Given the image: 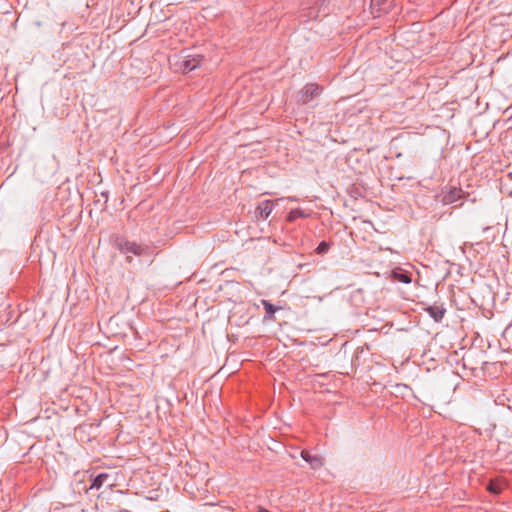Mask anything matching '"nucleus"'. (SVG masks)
I'll use <instances>...</instances> for the list:
<instances>
[{"label": "nucleus", "instance_id": "1", "mask_svg": "<svg viewBox=\"0 0 512 512\" xmlns=\"http://www.w3.org/2000/svg\"><path fill=\"white\" fill-rule=\"evenodd\" d=\"M108 242L113 245L117 251L121 254H134L135 256H140L142 254H148L146 247H143L135 242H130L123 237L111 234L109 236Z\"/></svg>", "mask_w": 512, "mask_h": 512}, {"label": "nucleus", "instance_id": "2", "mask_svg": "<svg viewBox=\"0 0 512 512\" xmlns=\"http://www.w3.org/2000/svg\"><path fill=\"white\" fill-rule=\"evenodd\" d=\"M203 60L201 55H188L183 58L180 67L184 73H187L199 67Z\"/></svg>", "mask_w": 512, "mask_h": 512}, {"label": "nucleus", "instance_id": "3", "mask_svg": "<svg viewBox=\"0 0 512 512\" xmlns=\"http://www.w3.org/2000/svg\"><path fill=\"white\" fill-rule=\"evenodd\" d=\"M277 201L278 200H265L261 202L255 209L256 218H261L263 220L267 219L273 211L274 205L277 203Z\"/></svg>", "mask_w": 512, "mask_h": 512}, {"label": "nucleus", "instance_id": "4", "mask_svg": "<svg viewBox=\"0 0 512 512\" xmlns=\"http://www.w3.org/2000/svg\"><path fill=\"white\" fill-rule=\"evenodd\" d=\"M321 91V87L315 83L307 84L302 92L301 97L299 101L302 103H307L308 101L312 100L315 96L319 95Z\"/></svg>", "mask_w": 512, "mask_h": 512}, {"label": "nucleus", "instance_id": "5", "mask_svg": "<svg viewBox=\"0 0 512 512\" xmlns=\"http://www.w3.org/2000/svg\"><path fill=\"white\" fill-rule=\"evenodd\" d=\"M463 191L461 188L452 187L442 195V203L445 205L452 204L462 197Z\"/></svg>", "mask_w": 512, "mask_h": 512}, {"label": "nucleus", "instance_id": "6", "mask_svg": "<svg viewBox=\"0 0 512 512\" xmlns=\"http://www.w3.org/2000/svg\"><path fill=\"white\" fill-rule=\"evenodd\" d=\"M301 457L307 461L313 469H318L322 466V459L318 456H311L309 452L302 451Z\"/></svg>", "mask_w": 512, "mask_h": 512}, {"label": "nucleus", "instance_id": "7", "mask_svg": "<svg viewBox=\"0 0 512 512\" xmlns=\"http://www.w3.org/2000/svg\"><path fill=\"white\" fill-rule=\"evenodd\" d=\"M311 212L303 210L301 208L293 209L289 212L287 216V221L294 222L298 218H308L310 217Z\"/></svg>", "mask_w": 512, "mask_h": 512}, {"label": "nucleus", "instance_id": "8", "mask_svg": "<svg viewBox=\"0 0 512 512\" xmlns=\"http://www.w3.org/2000/svg\"><path fill=\"white\" fill-rule=\"evenodd\" d=\"M108 478V475L107 474H100L98 475L94 480H93V483L91 484L90 486V489H99L104 481Z\"/></svg>", "mask_w": 512, "mask_h": 512}, {"label": "nucleus", "instance_id": "9", "mask_svg": "<svg viewBox=\"0 0 512 512\" xmlns=\"http://www.w3.org/2000/svg\"><path fill=\"white\" fill-rule=\"evenodd\" d=\"M428 312L435 319V321L441 320L444 315V311L438 307H429Z\"/></svg>", "mask_w": 512, "mask_h": 512}, {"label": "nucleus", "instance_id": "10", "mask_svg": "<svg viewBox=\"0 0 512 512\" xmlns=\"http://www.w3.org/2000/svg\"><path fill=\"white\" fill-rule=\"evenodd\" d=\"M330 243L327 241H322L319 243V245L316 247L315 252L317 254H325L329 251Z\"/></svg>", "mask_w": 512, "mask_h": 512}, {"label": "nucleus", "instance_id": "11", "mask_svg": "<svg viewBox=\"0 0 512 512\" xmlns=\"http://www.w3.org/2000/svg\"><path fill=\"white\" fill-rule=\"evenodd\" d=\"M393 276H394L395 280H398V281H400L402 283H406L407 284V283L411 282L410 277L407 274H405V273L394 271L393 272Z\"/></svg>", "mask_w": 512, "mask_h": 512}, {"label": "nucleus", "instance_id": "12", "mask_svg": "<svg viewBox=\"0 0 512 512\" xmlns=\"http://www.w3.org/2000/svg\"><path fill=\"white\" fill-rule=\"evenodd\" d=\"M487 489H488L491 493H494V494H499V493H501V491H502L501 486H500L499 484H497V483H494V482H491V483L488 485Z\"/></svg>", "mask_w": 512, "mask_h": 512}, {"label": "nucleus", "instance_id": "13", "mask_svg": "<svg viewBox=\"0 0 512 512\" xmlns=\"http://www.w3.org/2000/svg\"><path fill=\"white\" fill-rule=\"evenodd\" d=\"M262 304L264 306V309H265L266 313L273 314L276 311L274 306L271 303H269L268 301L263 300Z\"/></svg>", "mask_w": 512, "mask_h": 512}, {"label": "nucleus", "instance_id": "14", "mask_svg": "<svg viewBox=\"0 0 512 512\" xmlns=\"http://www.w3.org/2000/svg\"><path fill=\"white\" fill-rule=\"evenodd\" d=\"M289 200H292V201H297V198L296 197H288Z\"/></svg>", "mask_w": 512, "mask_h": 512}]
</instances>
